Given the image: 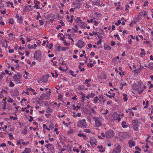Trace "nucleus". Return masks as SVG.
<instances>
[{"instance_id": "1", "label": "nucleus", "mask_w": 153, "mask_h": 153, "mask_svg": "<svg viewBox=\"0 0 153 153\" xmlns=\"http://www.w3.org/2000/svg\"><path fill=\"white\" fill-rule=\"evenodd\" d=\"M144 87L145 89L146 88V87L145 85L142 84V83H138L137 84L135 83L133 85V89L137 91H139L142 90V88Z\"/></svg>"}, {"instance_id": "2", "label": "nucleus", "mask_w": 153, "mask_h": 153, "mask_svg": "<svg viewBox=\"0 0 153 153\" xmlns=\"http://www.w3.org/2000/svg\"><path fill=\"white\" fill-rule=\"evenodd\" d=\"M118 136L121 140H122L130 138L131 137V134L128 133L120 132L118 134Z\"/></svg>"}, {"instance_id": "3", "label": "nucleus", "mask_w": 153, "mask_h": 153, "mask_svg": "<svg viewBox=\"0 0 153 153\" xmlns=\"http://www.w3.org/2000/svg\"><path fill=\"white\" fill-rule=\"evenodd\" d=\"M33 57L37 61L39 62L40 61L42 58L41 51L39 50L36 51L34 53Z\"/></svg>"}, {"instance_id": "4", "label": "nucleus", "mask_w": 153, "mask_h": 153, "mask_svg": "<svg viewBox=\"0 0 153 153\" xmlns=\"http://www.w3.org/2000/svg\"><path fill=\"white\" fill-rule=\"evenodd\" d=\"M93 118L95 121V126L96 127H99L102 125V119L101 118L94 117Z\"/></svg>"}, {"instance_id": "5", "label": "nucleus", "mask_w": 153, "mask_h": 153, "mask_svg": "<svg viewBox=\"0 0 153 153\" xmlns=\"http://www.w3.org/2000/svg\"><path fill=\"white\" fill-rule=\"evenodd\" d=\"M22 78V76L20 74H17L15 75L13 77L14 81L16 84H21V79Z\"/></svg>"}, {"instance_id": "6", "label": "nucleus", "mask_w": 153, "mask_h": 153, "mask_svg": "<svg viewBox=\"0 0 153 153\" xmlns=\"http://www.w3.org/2000/svg\"><path fill=\"white\" fill-rule=\"evenodd\" d=\"M77 126L79 127L86 128L87 126L85 119L79 120L77 122Z\"/></svg>"}, {"instance_id": "7", "label": "nucleus", "mask_w": 153, "mask_h": 153, "mask_svg": "<svg viewBox=\"0 0 153 153\" xmlns=\"http://www.w3.org/2000/svg\"><path fill=\"white\" fill-rule=\"evenodd\" d=\"M85 42L82 39H79L78 40L76 45L79 48L81 49L85 46Z\"/></svg>"}, {"instance_id": "8", "label": "nucleus", "mask_w": 153, "mask_h": 153, "mask_svg": "<svg viewBox=\"0 0 153 153\" xmlns=\"http://www.w3.org/2000/svg\"><path fill=\"white\" fill-rule=\"evenodd\" d=\"M114 135V132L111 130H109L105 132V137L107 138H111Z\"/></svg>"}, {"instance_id": "9", "label": "nucleus", "mask_w": 153, "mask_h": 153, "mask_svg": "<svg viewBox=\"0 0 153 153\" xmlns=\"http://www.w3.org/2000/svg\"><path fill=\"white\" fill-rule=\"evenodd\" d=\"M132 128L135 131H137L139 127V123L137 120H134L132 123Z\"/></svg>"}, {"instance_id": "10", "label": "nucleus", "mask_w": 153, "mask_h": 153, "mask_svg": "<svg viewBox=\"0 0 153 153\" xmlns=\"http://www.w3.org/2000/svg\"><path fill=\"white\" fill-rule=\"evenodd\" d=\"M112 117L115 120H117L118 121H120L121 120V118L119 117V115L116 112H114L113 114Z\"/></svg>"}, {"instance_id": "11", "label": "nucleus", "mask_w": 153, "mask_h": 153, "mask_svg": "<svg viewBox=\"0 0 153 153\" xmlns=\"http://www.w3.org/2000/svg\"><path fill=\"white\" fill-rule=\"evenodd\" d=\"M95 95V94L93 91H91V93L88 94L86 97L87 99H89L90 98H93Z\"/></svg>"}, {"instance_id": "12", "label": "nucleus", "mask_w": 153, "mask_h": 153, "mask_svg": "<svg viewBox=\"0 0 153 153\" xmlns=\"http://www.w3.org/2000/svg\"><path fill=\"white\" fill-rule=\"evenodd\" d=\"M16 18L17 19V22L19 23L22 24L23 22V19L21 16H20L18 15H16Z\"/></svg>"}, {"instance_id": "13", "label": "nucleus", "mask_w": 153, "mask_h": 153, "mask_svg": "<svg viewBox=\"0 0 153 153\" xmlns=\"http://www.w3.org/2000/svg\"><path fill=\"white\" fill-rule=\"evenodd\" d=\"M90 143L92 145H96L97 144V142L94 138H91L90 141Z\"/></svg>"}, {"instance_id": "14", "label": "nucleus", "mask_w": 153, "mask_h": 153, "mask_svg": "<svg viewBox=\"0 0 153 153\" xmlns=\"http://www.w3.org/2000/svg\"><path fill=\"white\" fill-rule=\"evenodd\" d=\"M97 149H99V152L101 153L103 152L105 150V148L103 147V146L102 145L98 146H97Z\"/></svg>"}, {"instance_id": "15", "label": "nucleus", "mask_w": 153, "mask_h": 153, "mask_svg": "<svg viewBox=\"0 0 153 153\" xmlns=\"http://www.w3.org/2000/svg\"><path fill=\"white\" fill-rule=\"evenodd\" d=\"M128 144L130 148H132L134 146L135 143L134 141L133 140H129L128 142Z\"/></svg>"}, {"instance_id": "16", "label": "nucleus", "mask_w": 153, "mask_h": 153, "mask_svg": "<svg viewBox=\"0 0 153 153\" xmlns=\"http://www.w3.org/2000/svg\"><path fill=\"white\" fill-rule=\"evenodd\" d=\"M37 47V45L36 44L33 45H30V44H28L27 45V47L29 49H35Z\"/></svg>"}, {"instance_id": "17", "label": "nucleus", "mask_w": 153, "mask_h": 153, "mask_svg": "<svg viewBox=\"0 0 153 153\" xmlns=\"http://www.w3.org/2000/svg\"><path fill=\"white\" fill-rule=\"evenodd\" d=\"M79 25L82 28L85 29L86 26V24L84 22H82L79 23Z\"/></svg>"}, {"instance_id": "18", "label": "nucleus", "mask_w": 153, "mask_h": 153, "mask_svg": "<svg viewBox=\"0 0 153 153\" xmlns=\"http://www.w3.org/2000/svg\"><path fill=\"white\" fill-rule=\"evenodd\" d=\"M46 147L48 150H53L54 149V146L50 144H47Z\"/></svg>"}, {"instance_id": "19", "label": "nucleus", "mask_w": 153, "mask_h": 153, "mask_svg": "<svg viewBox=\"0 0 153 153\" xmlns=\"http://www.w3.org/2000/svg\"><path fill=\"white\" fill-rule=\"evenodd\" d=\"M91 81V79L90 78H89L88 79H86L85 80V82L84 83V84H87L86 86L87 87H90L91 86V85L88 83V82H90Z\"/></svg>"}, {"instance_id": "20", "label": "nucleus", "mask_w": 153, "mask_h": 153, "mask_svg": "<svg viewBox=\"0 0 153 153\" xmlns=\"http://www.w3.org/2000/svg\"><path fill=\"white\" fill-rule=\"evenodd\" d=\"M122 126L124 128H126L128 127L127 123L124 121H123L122 123Z\"/></svg>"}, {"instance_id": "21", "label": "nucleus", "mask_w": 153, "mask_h": 153, "mask_svg": "<svg viewBox=\"0 0 153 153\" xmlns=\"http://www.w3.org/2000/svg\"><path fill=\"white\" fill-rule=\"evenodd\" d=\"M72 113V116L74 117H79L81 116V114L80 113H78L77 114H76L74 112H73Z\"/></svg>"}, {"instance_id": "22", "label": "nucleus", "mask_w": 153, "mask_h": 153, "mask_svg": "<svg viewBox=\"0 0 153 153\" xmlns=\"http://www.w3.org/2000/svg\"><path fill=\"white\" fill-rule=\"evenodd\" d=\"M140 50H141V52L140 53V55L141 56L143 57L144 56H145V55L146 54V53L144 49H142V48H141Z\"/></svg>"}, {"instance_id": "23", "label": "nucleus", "mask_w": 153, "mask_h": 153, "mask_svg": "<svg viewBox=\"0 0 153 153\" xmlns=\"http://www.w3.org/2000/svg\"><path fill=\"white\" fill-rule=\"evenodd\" d=\"M26 89L28 91H32V92H33V95H36L37 94L36 92H34V90L32 89L31 88H27Z\"/></svg>"}, {"instance_id": "24", "label": "nucleus", "mask_w": 153, "mask_h": 153, "mask_svg": "<svg viewBox=\"0 0 153 153\" xmlns=\"http://www.w3.org/2000/svg\"><path fill=\"white\" fill-rule=\"evenodd\" d=\"M31 152V149L29 148H26L24 152L22 153H30Z\"/></svg>"}, {"instance_id": "25", "label": "nucleus", "mask_w": 153, "mask_h": 153, "mask_svg": "<svg viewBox=\"0 0 153 153\" xmlns=\"http://www.w3.org/2000/svg\"><path fill=\"white\" fill-rule=\"evenodd\" d=\"M84 112L88 114H91V109L90 110L87 108H85L84 110Z\"/></svg>"}, {"instance_id": "26", "label": "nucleus", "mask_w": 153, "mask_h": 153, "mask_svg": "<svg viewBox=\"0 0 153 153\" xmlns=\"http://www.w3.org/2000/svg\"><path fill=\"white\" fill-rule=\"evenodd\" d=\"M35 5L34 6V7L36 8L37 9H40V7H39V2L38 1H36L34 2Z\"/></svg>"}, {"instance_id": "27", "label": "nucleus", "mask_w": 153, "mask_h": 153, "mask_svg": "<svg viewBox=\"0 0 153 153\" xmlns=\"http://www.w3.org/2000/svg\"><path fill=\"white\" fill-rule=\"evenodd\" d=\"M94 14L97 18L101 17L102 16V14L101 13L97 12H94Z\"/></svg>"}, {"instance_id": "28", "label": "nucleus", "mask_w": 153, "mask_h": 153, "mask_svg": "<svg viewBox=\"0 0 153 153\" xmlns=\"http://www.w3.org/2000/svg\"><path fill=\"white\" fill-rule=\"evenodd\" d=\"M92 3L93 4L95 5L98 6L99 4H100V1L99 0H97L95 1H92Z\"/></svg>"}, {"instance_id": "29", "label": "nucleus", "mask_w": 153, "mask_h": 153, "mask_svg": "<svg viewBox=\"0 0 153 153\" xmlns=\"http://www.w3.org/2000/svg\"><path fill=\"white\" fill-rule=\"evenodd\" d=\"M56 49L57 51L59 52L62 50V47L59 44H57L56 45Z\"/></svg>"}, {"instance_id": "30", "label": "nucleus", "mask_w": 153, "mask_h": 153, "mask_svg": "<svg viewBox=\"0 0 153 153\" xmlns=\"http://www.w3.org/2000/svg\"><path fill=\"white\" fill-rule=\"evenodd\" d=\"M104 47L105 50H109L111 49L109 45L106 44L104 45Z\"/></svg>"}, {"instance_id": "31", "label": "nucleus", "mask_w": 153, "mask_h": 153, "mask_svg": "<svg viewBox=\"0 0 153 153\" xmlns=\"http://www.w3.org/2000/svg\"><path fill=\"white\" fill-rule=\"evenodd\" d=\"M140 13L141 16H146L147 15L146 12L144 10H143Z\"/></svg>"}, {"instance_id": "32", "label": "nucleus", "mask_w": 153, "mask_h": 153, "mask_svg": "<svg viewBox=\"0 0 153 153\" xmlns=\"http://www.w3.org/2000/svg\"><path fill=\"white\" fill-rule=\"evenodd\" d=\"M42 78L43 79V81L42 82H43L46 83L47 82L48 78L47 76H43Z\"/></svg>"}, {"instance_id": "33", "label": "nucleus", "mask_w": 153, "mask_h": 153, "mask_svg": "<svg viewBox=\"0 0 153 153\" xmlns=\"http://www.w3.org/2000/svg\"><path fill=\"white\" fill-rule=\"evenodd\" d=\"M75 21L76 23H78V25L82 22L80 17H77V19L75 20Z\"/></svg>"}, {"instance_id": "34", "label": "nucleus", "mask_w": 153, "mask_h": 153, "mask_svg": "<svg viewBox=\"0 0 153 153\" xmlns=\"http://www.w3.org/2000/svg\"><path fill=\"white\" fill-rule=\"evenodd\" d=\"M141 69L140 68L135 69L134 71V72L135 74H138L140 73L141 71Z\"/></svg>"}, {"instance_id": "35", "label": "nucleus", "mask_w": 153, "mask_h": 153, "mask_svg": "<svg viewBox=\"0 0 153 153\" xmlns=\"http://www.w3.org/2000/svg\"><path fill=\"white\" fill-rule=\"evenodd\" d=\"M7 7H9L10 5L12 8H13V3L12 2H10V1H9L7 2Z\"/></svg>"}, {"instance_id": "36", "label": "nucleus", "mask_w": 153, "mask_h": 153, "mask_svg": "<svg viewBox=\"0 0 153 153\" xmlns=\"http://www.w3.org/2000/svg\"><path fill=\"white\" fill-rule=\"evenodd\" d=\"M84 6L86 8H90L91 6L88 5V4L87 3V2L85 1L84 3Z\"/></svg>"}, {"instance_id": "37", "label": "nucleus", "mask_w": 153, "mask_h": 153, "mask_svg": "<svg viewBox=\"0 0 153 153\" xmlns=\"http://www.w3.org/2000/svg\"><path fill=\"white\" fill-rule=\"evenodd\" d=\"M99 100L98 98L96 96L93 99V102L95 104H96L97 102V101Z\"/></svg>"}, {"instance_id": "38", "label": "nucleus", "mask_w": 153, "mask_h": 153, "mask_svg": "<svg viewBox=\"0 0 153 153\" xmlns=\"http://www.w3.org/2000/svg\"><path fill=\"white\" fill-rule=\"evenodd\" d=\"M120 85H121V86L120 87V89H122L123 88V87L124 86H126L127 85V83L126 82L124 83L123 84H120Z\"/></svg>"}, {"instance_id": "39", "label": "nucleus", "mask_w": 153, "mask_h": 153, "mask_svg": "<svg viewBox=\"0 0 153 153\" xmlns=\"http://www.w3.org/2000/svg\"><path fill=\"white\" fill-rule=\"evenodd\" d=\"M69 72L73 77H75L76 76V74H75L74 72L71 70L69 71Z\"/></svg>"}, {"instance_id": "40", "label": "nucleus", "mask_w": 153, "mask_h": 153, "mask_svg": "<svg viewBox=\"0 0 153 153\" xmlns=\"http://www.w3.org/2000/svg\"><path fill=\"white\" fill-rule=\"evenodd\" d=\"M130 7V6L129 5L127 4L125 8V10L127 13H128L129 12V9Z\"/></svg>"}, {"instance_id": "41", "label": "nucleus", "mask_w": 153, "mask_h": 153, "mask_svg": "<svg viewBox=\"0 0 153 153\" xmlns=\"http://www.w3.org/2000/svg\"><path fill=\"white\" fill-rule=\"evenodd\" d=\"M14 23V21L13 19L10 18L9 21V23L10 24L13 25Z\"/></svg>"}, {"instance_id": "42", "label": "nucleus", "mask_w": 153, "mask_h": 153, "mask_svg": "<svg viewBox=\"0 0 153 153\" xmlns=\"http://www.w3.org/2000/svg\"><path fill=\"white\" fill-rule=\"evenodd\" d=\"M22 133L24 135H26L27 134V129L25 128L22 131Z\"/></svg>"}, {"instance_id": "43", "label": "nucleus", "mask_w": 153, "mask_h": 153, "mask_svg": "<svg viewBox=\"0 0 153 153\" xmlns=\"http://www.w3.org/2000/svg\"><path fill=\"white\" fill-rule=\"evenodd\" d=\"M91 114L95 115L96 114V112L94 109H91Z\"/></svg>"}, {"instance_id": "44", "label": "nucleus", "mask_w": 153, "mask_h": 153, "mask_svg": "<svg viewBox=\"0 0 153 153\" xmlns=\"http://www.w3.org/2000/svg\"><path fill=\"white\" fill-rule=\"evenodd\" d=\"M85 100V95L83 94L82 95L81 97V101L82 102H84Z\"/></svg>"}, {"instance_id": "45", "label": "nucleus", "mask_w": 153, "mask_h": 153, "mask_svg": "<svg viewBox=\"0 0 153 153\" xmlns=\"http://www.w3.org/2000/svg\"><path fill=\"white\" fill-rule=\"evenodd\" d=\"M42 126H43V128L46 129L48 131L50 130V128H48L46 124H43V125Z\"/></svg>"}, {"instance_id": "46", "label": "nucleus", "mask_w": 153, "mask_h": 153, "mask_svg": "<svg viewBox=\"0 0 153 153\" xmlns=\"http://www.w3.org/2000/svg\"><path fill=\"white\" fill-rule=\"evenodd\" d=\"M129 113L130 115H131L133 116H134V114L132 111V109L131 108L129 109Z\"/></svg>"}, {"instance_id": "47", "label": "nucleus", "mask_w": 153, "mask_h": 153, "mask_svg": "<svg viewBox=\"0 0 153 153\" xmlns=\"http://www.w3.org/2000/svg\"><path fill=\"white\" fill-rule=\"evenodd\" d=\"M7 101L9 102H14L13 100L10 97L7 98Z\"/></svg>"}, {"instance_id": "48", "label": "nucleus", "mask_w": 153, "mask_h": 153, "mask_svg": "<svg viewBox=\"0 0 153 153\" xmlns=\"http://www.w3.org/2000/svg\"><path fill=\"white\" fill-rule=\"evenodd\" d=\"M74 18V16H71L70 19L68 20V21L70 22V23H72L73 22Z\"/></svg>"}, {"instance_id": "49", "label": "nucleus", "mask_w": 153, "mask_h": 153, "mask_svg": "<svg viewBox=\"0 0 153 153\" xmlns=\"http://www.w3.org/2000/svg\"><path fill=\"white\" fill-rule=\"evenodd\" d=\"M80 108V107L79 106H74L73 110H76V111H77L78 109Z\"/></svg>"}, {"instance_id": "50", "label": "nucleus", "mask_w": 153, "mask_h": 153, "mask_svg": "<svg viewBox=\"0 0 153 153\" xmlns=\"http://www.w3.org/2000/svg\"><path fill=\"white\" fill-rule=\"evenodd\" d=\"M27 101V100L25 98H23L20 101V103H21V105H23V103L24 102H25Z\"/></svg>"}, {"instance_id": "51", "label": "nucleus", "mask_w": 153, "mask_h": 153, "mask_svg": "<svg viewBox=\"0 0 153 153\" xmlns=\"http://www.w3.org/2000/svg\"><path fill=\"white\" fill-rule=\"evenodd\" d=\"M149 2L147 1H145L144 4H143L144 7H146L148 6Z\"/></svg>"}, {"instance_id": "52", "label": "nucleus", "mask_w": 153, "mask_h": 153, "mask_svg": "<svg viewBox=\"0 0 153 153\" xmlns=\"http://www.w3.org/2000/svg\"><path fill=\"white\" fill-rule=\"evenodd\" d=\"M124 97H123V100L125 102H126L127 100V98L126 97L127 95L126 94H123Z\"/></svg>"}, {"instance_id": "53", "label": "nucleus", "mask_w": 153, "mask_h": 153, "mask_svg": "<svg viewBox=\"0 0 153 153\" xmlns=\"http://www.w3.org/2000/svg\"><path fill=\"white\" fill-rule=\"evenodd\" d=\"M49 127L50 130L51 129H52L53 128V125L52 123H51L49 125Z\"/></svg>"}, {"instance_id": "54", "label": "nucleus", "mask_w": 153, "mask_h": 153, "mask_svg": "<svg viewBox=\"0 0 153 153\" xmlns=\"http://www.w3.org/2000/svg\"><path fill=\"white\" fill-rule=\"evenodd\" d=\"M9 86L11 87H13L14 86V84L12 82H10L9 85Z\"/></svg>"}, {"instance_id": "55", "label": "nucleus", "mask_w": 153, "mask_h": 153, "mask_svg": "<svg viewBox=\"0 0 153 153\" xmlns=\"http://www.w3.org/2000/svg\"><path fill=\"white\" fill-rule=\"evenodd\" d=\"M43 79L42 78H39L37 80V82L38 83H41L43 82L42 81H43Z\"/></svg>"}, {"instance_id": "56", "label": "nucleus", "mask_w": 153, "mask_h": 153, "mask_svg": "<svg viewBox=\"0 0 153 153\" xmlns=\"http://www.w3.org/2000/svg\"><path fill=\"white\" fill-rule=\"evenodd\" d=\"M73 150L74 152H76L77 153H78L79 152V150L77 149H76L75 147H74Z\"/></svg>"}, {"instance_id": "57", "label": "nucleus", "mask_w": 153, "mask_h": 153, "mask_svg": "<svg viewBox=\"0 0 153 153\" xmlns=\"http://www.w3.org/2000/svg\"><path fill=\"white\" fill-rule=\"evenodd\" d=\"M78 136L80 137H85V135L83 133V134H78Z\"/></svg>"}, {"instance_id": "58", "label": "nucleus", "mask_w": 153, "mask_h": 153, "mask_svg": "<svg viewBox=\"0 0 153 153\" xmlns=\"http://www.w3.org/2000/svg\"><path fill=\"white\" fill-rule=\"evenodd\" d=\"M9 136V138L11 140H12L13 139V137L12 135H11L10 134H8Z\"/></svg>"}, {"instance_id": "59", "label": "nucleus", "mask_w": 153, "mask_h": 153, "mask_svg": "<svg viewBox=\"0 0 153 153\" xmlns=\"http://www.w3.org/2000/svg\"><path fill=\"white\" fill-rule=\"evenodd\" d=\"M6 146V144L4 143L1 144H0V147H4Z\"/></svg>"}, {"instance_id": "60", "label": "nucleus", "mask_w": 153, "mask_h": 153, "mask_svg": "<svg viewBox=\"0 0 153 153\" xmlns=\"http://www.w3.org/2000/svg\"><path fill=\"white\" fill-rule=\"evenodd\" d=\"M37 16L36 18V19L38 20L39 19V18H40L41 17V15H40V13L39 12L37 13Z\"/></svg>"}, {"instance_id": "61", "label": "nucleus", "mask_w": 153, "mask_h": 153, "mask_svg": "<svg viewBox=\"0 0 153 153\" xmlns=\"http://www.w3.org/2000/svg\"><path fill=\"white\" fill-rule=\"evenodd\" d=\"M142 90H140L138 91L139 92V94H141L142 92L145 89L144 87L142 88Z\"/></svg>"}, {"instance_id": "62", "label": "nucleus", "mask_w": 153, "mask_h": 153, "mask_svg": "<svg viewBox=\"0 0 153 153\" xmlns=\"http://www.w3.org/2000/svg\"><path fill=\"white\" fill-rule=\"evenodd\" d=\"M121 20H119L117 21V22H116L115 23V24L116 25L118 26L121 23Z\"/></svg>"}, {"instance_id": "63", "label": "nucleus", "mask_w": 153, "mask_h": 153, "mask_svg": "<svg viewBox=\"0 0 153 153\" xmlns=\"http://www.w3.org/2000/svg\"><path fill=\"white\" fill-rule=\"evenodd\" d=\"M25 56L27 57L30 54L29 52L28 51H26L25 52Z\"/></svg>"}, {"instance_id": "64", "label": "nucleus", "mask_w": 153, "mask_h": 153, "mask_svg": "<svg viewBox=\"0 0 153 153\" xmlns=\"http://www.w3.org/2000/svg\"><path fill=\"white\" fill-rule=\"evenodd\" d=\"M93 22L94 23V25L95 26H97L99 24L98 22L95 20Z\"/></svg>"}]
</instances>
